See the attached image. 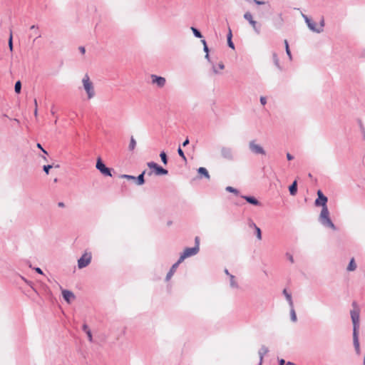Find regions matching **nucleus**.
Returning <instances> with one entry per match:
<instances>
[{"mask_svg":"<svg viewBox=\"0 0 365 365\" xmlns=\"http://www.w3.org/2000/svg\"><path fill=\"white\" fill-rule=\"evenodd\" d=\"M353 339H354V345L357 354L360 352V346L359 341L358 331H353Z\"/></svg>","mask_w":365,"mask_h":365,"instance_id":"obj_14","label":"nucleus"},{"mask_svg":"<svg viewBox=\"0 0 365 365\" xmlns=\"http://www.w3.org/2000/svg\"><path fill=\"white\" fill-rule=\"evenodd\" d=\"M197 172L199 173V175H202V176H204L205 178H207V180H210V174L208 173V171L207 170L206 168H203V167H200L198 170H197Z\"/></svg>","mask_w":365,"mask_h":365,"instance_id":"obj_17","label":"nucleus"},{"mask_svg":"<svg viewBox=\"0 0 365 365\" xmlns=\"http://www.w3.org/2000/svg\"><path fill=\"white\" fill-rule=\"evenodd\" d=\"M9 47L10 51H11L13 50V42H12V34H10V37L9 39Z\"/></svg>","mask_w":365,"mask_h":365,"instance_id":"obj_33","label":"nucleus"},{"mask_svg":"<svg viewBox=\"0 0 365 365\" xmlns=\"http://www.w3.org/2000/svg\"><path fill=\"white\" fill-rule=\"evenodd\" d=\"M289 259H290V261H291L292 262H293V261H294V260H293V257H292V256L289 257Z\"/></svg>","mask_w":365,"mask_h":365,"instance_id":"obj_60","label":"nucleus"},{"mask_svg":"<svg viewBox=\"0 0 365 365\" xmlns=\"http://www.w3.org/2000/svg\"><path fill=\"white\" fill-rule=\"evenodd\" d=\"M252 226L254 227L255 231H256V236L259 240H262V232L259 227H258L255 224L252 223Z\"/></svg>","mask_w":365,"mask_h":365,"instance_id":"obj_26","label":"nucleus"},{"mask_svg":"<svg viewBox=\"0 0 365 365\" xmlns=\"http://www.w3.org/2000/svg\"><path fill=\"white\" fill-rule=\"evenodd\" d=\"M279 361V365H295L292 362H287V364H285V361L284 359H280Z\"/></svg>","mask_w":365,"mask_h":365,"instance_id":"obj_36","label":"nucleus"},{"mask_svg":"<svg viewBox=\"0 0 365 365\" xmlns=\"http://www.w3.org/2000/svg\"><path fill=\"white\" fill-rule=\"evenodd\" d=\"M135 145H136V141L133 137H131L130 144H129V149L130 150H133L135 148Z\"/></svg>","mask_w":365,"mask_h":365,"instance_id":"obj_29","label":"nucleus"},{"mask_svg":"<svg viewBox=\"0 0 365 365\" xmlns=\"http://www.w3.org/2000/svg\"><path fill=\"white\" fill-rule=\"evenodd\" d=\"M52 168V165H48L43 166V170L48 175L49 173V170Z\"/></svg>","mask_w":365,"mask_h":365,"instance_id":"obj_35","label":"nucleus"},{"mask_svg":"<svg viewBox=\"0 0 365 365\" xmlns=\"http://www.w3.org/2000/svg\"><path fill=\"white\" fill-rule=\"evenodd\" d=\"M198 251H199L198 245H195V247H191V248H186L184 250L183 253L180 255V257L178 259V263L182 262L183 260L187 257H189L196 255L198 252Z\"/></svg>","mask_w":365,"mask_h":365,"instance_id":"obj_3","label":"nucleus"},{"mask_svg":"<svg viewBox=\"0 0 365 365\" xmlns=\"http://www.w3.org/2000/svg\"><path fill=\"white\" fill-rule=\"evenodd\" d=\"M203 50L205 52V53H209V48H208L207 46H203Z\"/></svg>","mask_w":365,"mask_h":365,"instance_id":"obj_49","label":"nucleus"},{"mask_svg":"<svg viewBox=\"0 0 365 365\" xmlns=\"http://www.w3.org/2000/svg\"><path fill=\"white\" fill-rule=\"evenodd\" d=\"M283 294H284L287 300L289 302V304L291 307H292L293 305V302H292V297H291V294L287 292V289H284L283 290Z\"/></svg>","mask_w":365,"mask_h":365,"instance_id":"obj_25","label":"nucleus"},{"mask_svg":"<svg viewBox=\"0 0 365 365\" xmlns=\"http://www.w3.org/2000/svg\"><path fill=\"white\" fill-rule=\"evenodd\" d=\"M21 83L20 81L16 82L14 86V91H21Z\"/></svg>","mask_w":365,"mask_h":365,"instance_id":"obj_32","label":"nucleus"},{"mask_svg":"<svg viewBox=\"0 0 365 365\" xmlns=\"http://www.w3.org/2000/svg\"><path fill=\"white\" fill-rule=\"evenodd\" d=\"M96 167L103 175L106 176L112 175L110 170L105 165L100 158L97 160Z\"/></svg>","mask_w":365,"mask_h":365,"instance_id":"obj_5","label":"nucleus"},{"mask_svg":"<svg viewBox=\"0 0 365 365\" xmlns=\"http://www.w3.org/2000/svg\"><path fill=\"white\" fill-rule=\"evenodd\" d=\"M324 26V20L322 18L320 21V26L318 28H322L323 29Z\"/></svg>","mask_w":365,"mask_h":365,"instance_id":"obj_44","label":"nucleus"},{"mask_svg":"<svg viewBox=\"0 0 365 365\" xmlns=\"http://www.w3.org/2000/svg\"><path fill=\"white\" fill-rule=\"evenodd\" d=\"M188 143H189V140H188V139H186V140L183 142L182 145H183V146H186L187 145H188Z\"/></svg>","mask_w":365,"mask_h":365,"instance_id":"obj_50","label":"nucleus"},{"mask_svg":"<svg viewBox=\"0 0 365 365\" xmlns=\"http://www.w3.org/2000/svg\"><path fill=\"white\" fill-rule=\"evenodd\" d=\"M354 309L351 311V317L354 325V331H358L359 323V308L356 302H352Z\"/></svg>","mask_w":365,"mask_h":365,"instance_id":"obj_2","label":"nucleus"},{"mask_svg":"<svg viewBox=\"0 0 365 365\" xmlns=\"http://www.w3.org/2000/svg\"><path fill=\"white\" fill-rule=\"evenodd\" d=\"M226 190L230 192H234V193H237V191L236 189H235L234 187H230V186H228L226 187Z\"/></svg>","mask_w":365,"mask_h":365,"instance_id":"obj_38","label":"nucleus"},{"mask_svg":"<svg viewBox=\"0 0 365 365\" xmlns=\"http://www.w3.org/2000/svg\"><path fill=\"white\" fill-rule=\"evenodd\" d=\"M319 220L323 225L329 227L332 230L336 229L334 225L333 224L329 217V212L327 207H322V210L319 215Z\"/></svg>","mask_w":365,"mask_h":365,"instance_id":"obj_1","label":"nucleus"},{"mask_svg":"<svg viewBox=\"0 0 365 365\" xmlns=\"http://www.w3.org/2000/svg\"><path fill=\"white\" fill-rule=\"evenodd\" d=\"M232 31L230 29H229V32H228V34H227V43H228V46L230 48L234 49L235 48V45L232 41Z\"/></svg>","mask_w":365,"mask_h":365,"instance_id":"obj_21","label":"nucleus"},{"mask_svg":"<svg viewBox=\"0 0 365 365\" xmlns=\"http://www.w3.org/2000/svg\"><path fill=\"white\" fill-rule=\"evenodd\" d=\"M147 165L150 169L154 170L155 175H166L168 173V170L159 166L157 163L154 162H149L147 163Z\"/></svg>","mask_w":365,"mask_h":365,"instance_id":"obj_6","label":"nucleus"},{"mask_svg":"<svg viewBox=\"0 0 365 365\" xmlns=\"http://www.w3.org/2000/svg\"><path fill=\"white\" fill-rule=\"evenodd\" d=\"M217 68H220V69H221V70L224 69L225 66H224L223 63H222V62H221V63H220L218 64V66H217Z\"/></svg>","mask_w":365,"mask_h":365,"instance_id":"obj_45","label":"nucleus"},{"mask_svg":"<svg viewBox=\"0 0 365 365\" xmlns=\"http://www.w3.org/2000/svg\"><path fill=\"white\" fill-rule=\"evenodd\" d=\"M191 30H192V33H193V34H194V36L195 37L199 38L202 37V34L200 33V31L198 29H197L196 28L191 27Z\"/></svg>","mask_w":365,"mask_h":365,"instance_id":"obj_28","label":"nucleus"},{"mask_svg":"<svg viewBox=\"0 0 365 365\" xmlns=\"http://www.w3.org/2000/svg\"><path fill=\"white\" fill-rule=\"evenodd\" d=\"M95 93H86L85 96L82 97L83 101H89L93 98Z\"/></svg>","mask_w":365,"mask_h":365,"instance_id":"obj_30","label":"nucleus"},{"mask_svg":"<svg viewBox=\"0 0 365 365\" xmlns=\"http://www.w3.org/2000/svg\"><path fill=\"white\" fill-rule=\"evenodd\" d=\"M302 16L305 21V22L307 23V24H308V22L310 21V19L308 18L307 16L304 15V14H302Z\"/></svg>","mask_w":365,"mask_h":365,"instance_id":"obj_43","label":"nucleus"},{"mask_svg":"<svg viewBox=\"0 0 365 365\" xmlns=\"http://www.w3.org/2000/svg\"><path fill=\"white\" fill-rule=\"evenodd\" d=\"M244 18L249 21V23L252 25L254 30L257 34H259V29L257 28V21L253 20L252 15L250 12H246L244 14Z\"/></svg>","mask_w":365,"mask_h":365,"instance_id":"obj_11","label":"nucleus"},{"mask_svg":"<svg viewBox=\"0 0 365 365\" xmlns=\"http://www.w3.org/2000/svg\"><path fill=\"white\" fill-rule=\"evenodd\" d=\"M34 101H35V105L36 106H37V101H36V100H35Z\"/></svg>","mask_w":365,"mask_h":365,"instance_id":"obj_61","label":"nucleus"},{"mask_svg":"<svg viewBox=\"0 0 365 365\" xmlns=\"http://www.w3.org/2000/svg\"><path fill=\"white\" fill-rule=\"evenodd\" d=\"M83 330L86 333L88 331H90L87 324H84L83 325Z\"/></svg>","mask_w":365,"mask_h":365,"instance_id":"obj_41","label":"nucleus"},{"mask_svg":"<svg viewBox=\"0 0 365 365\" xmlns=\"http://www.w3.org/2000/svg\"><path fill=\"white\" fill-rule=\"evenodd\" d=\"M201 41H202V44H203V46H207V43H206V41H205V40H204V39H203V40H202Z\"/></svg>","mask_w":365,"mask_h":365,"instance_id":"obj_58","label":"nucleus"},{"mask_svg":"<svg viewBox=\"0 0 365 365\" xmlns=\"http://www.w3.org/2000/svg\"><path fill=\"white\" fill-rule=\"evenodd\" d=\"M35 270H36L38 273H39V274H42V273H43V272H42V271H41V269L40 268H38V267L36 268V269H35Z\"/></svg>","mask_w":365,"mask_h":365,"instance_id":"obj_53","label":"nucleus"},{"mask_svg":"<svg viewBox=\"0 0 365 365\" xmlns=\"http://www.w3.org/2000/svg\"><path fill=\"white\" fill-rule=\"evenodd\" d=\"M289 192L292 195H295L297 191V181L294 180L293 183L289 186Z\"/></svg>","mask_w":365,"mask_h":365,"instance_id":"obj_20","label":"nucleus"},{"mask_svg":"<svg viewBox=\"0 0 365 365\" xmlns=\"http://www.w3.org/2000/svg\"><path fill=\"white\" fill-rule=\"evenodd\" d=\"M356 264L355 263L354 259L352 258L350 260V262L347 267V270L349 272H351V271H354L356 269Z\"/></svg>","mask_w":365,"mask_h":365,"instance_id":"obj_23","label":"nucleus"},{"mask_svg":"<svg viewBox=\"0 0 365 365\" xmlns=\"http://www.w3.org/2000/svg\"><path fill=\"white\" fill-rule=\"evenodd\" d=\"M37 147L40 148L44 153H47L46 151L42 148L41 145L40 143L37 144Z\"/></svg>","mask_w":365,"mask_h":365,"instance_id":"obj_47","label":"nucleus"},{"mask_svg":"<svg viewBox=\"0 0 365 365\" xmlns=\"http://www.w3.org/2000/svg\"><path fill=\"white\" fill-rule=\"evenodd\" d=\"M152 83L155 84L158 88L164 87L166 83V80L164 77L158 76L157 75L152 74L150 76Z\"/></svg>","mask_w":365,"mask_h":365,"instance_id":"obj_7","label":"nucleus"},{"mask_svg":"<svg viewBox=\"0 0 365 365\" xmlns=\"http://www.w3.org/2000/svg\"><path fill=\"white\" fill-rule=\"evenodd\" d=\"M83 88L86 91H91L93 90V83L91 81L88 74H86L82 79Z\"/></svg>","mask_w":365,"mask_h":365,"instance_id":"obj_10","label":"nucleus"},{"mask_svg":"<svg viewBox=\"0 0 365 365\" xmlns=\"http://www.w3.org/2000/svg\"><path fill=\"white\" fill-rule=\"evenodd\" d=\"M250 149L255 154L265 155V151L262 146L255 143V141H251L249 145Z\"/></svg>","mask_w":365,"mask_h":365,"instance_id":"obj_9","label":"nucleus"},{"mask_svg":"<svg viewBox=\"0 0 365 365\" xmlns=\"http://www.w3.org/2000/svg\"><path fill=\"white\" fill-rule=\"evenodd\" d=\"M91 252H85L82 257L78 260V267L80 269L86 267L88 266L91 261Z\"/></svg>","mask_w":365,"mask_h":365,"instance_id":"obj_4","label":"nucleus"},{"mask_svg":"<svg viewBox=\"0 0 365 365\" xmlns=\"http://www.w3.org/2000/svg\"><path fill=\"white\" fill-rule=\"evenodd\" d=\"M178 153L179 155H180L182 159H184L185 160H186V158H185V154H184V153H183L182 150L180 148H178Z\"/></svg>","mask_w":365,"mask_h":365,"instance_id":"obj_34","label":"nucleus"},{"mask_svg":"<svg viewBox=\"0 0 365 365\" xmlns=\"http://www.w3.org/2000/svg\"><path fill=\"white\" fill-rule=\"evenodd\" d=\"M262 360H263V356H260V359H259V365H262Z\"/></svg>","mask_w":365,"mask_h":365,"instance_id":"obj_54","label":"nucleus"},{"mask_svg":"<svg viewBox=\"0 0 365 365\" xmlns=\"http://www.w3.org/2000/svg\"><path fill=\"white\" fill-rule=\"evenodd\" d=\"M34 114H35L36 116L37 115V108L36 107V109H35V111H34Z\"/></svg>","mask_w":365,"mask_h":365,"instance_id":"obj_59","label":"nucleus"},{"mask_svg":"<svg viewBox=\"0 0 365 365\" xmlns=\"http://www.w3.org/2000/svg\"><path fill=\"white\" fill-rule=\"evenodd\" d=\"M255 4H257V5H261V4H263L264 2L263 1H257V0H255Z\"/></svg>","mask_w":365,"mask_h":365,"instance_id":"obj_51","label":"nucleus"},{"mask_svg":"<svg viewBox=\"0 0 365 365\" xmlns=\"http://www.w3.org/2000/svg\"><path fill=\"white\" fill-rule=\"evenodd\" d=\"M62 294H63L64 299L68 303H70L71 301H73L75 299V296H74L73 293L68 290H63Z\"/></svg>","mask_w":365,"mask_h":365,"instance_id":"obj_12","label":"nucleus"},{"mask_svg":"<svg viewBox=\"0 0 365 365\" xmlns=\"http://www.w3.org/2000/svg\"><path fill=\"white\" fill-rule=\"evenodd\" d=\"M284 45H285L286 53H287V56H289V60H292V56L291 51L289 50L288 41L287 40H284Z\"/></svg>","mask_w":365,"mask_h":365,"instance_id":"obj_27","label":"nucleus"},{"mask_svg":"<svg viewBox=\"0 0 365 365\" xmlns=\"http://www.w3.org/2000/svg\"><path fill=\"white\" fill-rule=\"evenodd\" d=\"M212 69H213L214 73H218V71L216 69L215 66H213Z\"/></svg>","mask_w":365,"mask_h":365,"instance_id":"obj_56","label":"nucleus"},{"mask_svg":"<svg viewBox=\"0 0 365 365\" xmlns=\"http://www.w3.org/2000/svg\"><path fill=\"white\" fill-rule=\"evenodd\" d=\"M287 158L288 160H292L293 159L292 155L289 153L287 154Z\"/></svg>","mask_w":365,"mask_h":365,"instance_id":"obj_48","label":"nucleus"},{"mask_svg":"<svg viewBox=\"0 0 365 365\" xmlns=\"http://www.w3.org/2000/svg\"><path fill=\"white\" fill-rule=\"evenodd\" d=\"M221 155L226 159H232V155L230 148H222L220 150Z\"/></svg>","mask_w":365,"mask_h":365,"instance_id":"obj_13","label":"nucleus"},{"mask_svg":"<svg viewBox=\"0 0 365 365\" xmlns=\"http://www.w3.org/2000/svg\"><path fill=\"white\" fill-rule=\"evenodd\" d=\"M160 158L163 161V163L166 165L167 163H168V160H167V155L165 154V152H161V153L160 154Z\"/></svg>","mask_w":365,"mask_h":365,"instance_id":"obj_31","label":"nucleus"},{"mask_svg":"<svg viewBox=\"0 0 365 365\" xmlns=\"http://www.w3.org/2000/svg\"><path fill=\"white\" fill-rule=\"evenodd\" d=\"M180 264V263H178V261L176 263H175V264L172 266V267H171V269H170V272L168 273L167 277H166V278H167V279H168H168H170L172 277L173 274H174V272H175V270H176L177 267H178V265H179Z\"/></svg>","mask_w":365,"mask_h":365,"instance_id":"obj_18","label":"nucleus"},{"mask_svg":"<svg viewBox=\"0 0 365 365\" xmlns=\"http://www.w3.org/2000/svg\"><path fill=\"white\" fill-rule=\"evenodd\" d=\"M145 171H143L138 177L137 178V184L139 185H143L145 182L144 175Z\"/></svg>","mask_w":365,"mask_h":365,"instance_id":"obj_24","label":"nucleus"},{"mask_svg":"<svg viewBox=\"0 0 365 365\" xmlns=\"http://www.w3.org/2000/svg\"><path fill=\"white\" fill-rule=\"evenodd\" d=\"M205 58L207 59L209 61H210V56H209V53H207L205 54Z\"/></svg>","mask_w":365,"mask_h":365,"instance_id":"obj_55","label":"nucleus"},{"mask_svg":"<svg viewBox=\"0 0 365 365\" xmlns=\"http://www.w3.org/2000/svg\"><path fill=\"white\" fill-rule=\"evenodd\" d=\"M318 198L315 200V205L317 206H322V207H327V197L324 196L321 190L317 192Z\"/></svg>","mask_w":365,"mask_h":365,"instance_id":"obj_8","label":"nucleus"},{"mask_svg":"<svg viewBox=\"0 0 365 365\" xmlns=\"http://www.w3.org/2000/svg\"><path fill=\"white\" fill-rule=\"evenodd\" d=\"M272 59L276 67L278 68L279 70H282V67L279 64V60L276 53H272Z\"/></svg>","mask_w":365,"mask_h":365,"instance_id":"obj_22","label":"nucleus"},{"mask_svg":"<svg viewBox=\"0 0 365 365\" xmlns=\"http://www.w3.org/2000/svg\"><path fill=\"white\" fill-rule=\"evenodd\" d=\"M78 50H79V51H80L82 54H84V53H85V52H86L85 47H83V46H80V47L78 48Z\"/></svg>","mask_w":365,"mask_h":365,"instance_id":"obj_42","label":"nucleus"},{"mask_svg":"<svg viewBox=\"0 0 365 365\" xmlns=\"http://www.w3.org/2000/svg\"><path fill=\"white\" fill-rule=\"evenodd\" d=\"M86 334L88 336V340L91 342L93 341V336H92V334H91V330L90 331H88L86 332Z\"/></svg>","mask_w":365,"mask_h":365,"instance_id":"obj_39","label":"nucleus"},{"mask_svg":"<svg viewBox=\"0 0 365 365\" xmlns=\"http://www.w3.org/2000/svg\"><path fill=\"white\" fill-rule=\"evenodd\" d=\"M58 207H63L65 206V205H64V203H63V202H58Z\"/></svg>","mask_w":365,"mask_h":365,"instance_id":"obj_52","label":"nucleus"},{"mask_svg":"<svg viewBox=\"0 0 365 365\" xmlns=\"http://www.w3.org/2000/svg\"><path fill=\"white\" fill-rule=\"evenodd\" d=\"M195 242H196V245L199 246V238L197 237H195Z\"/></svg>","mask_w":365,"mask_h":365,"instance_id":"obj_57","label":"nucleus"},{"mask_svg":"<svg viewBox=\"0 0 365 365\" xmlns=\"http://www.w3.org/2000/svg\"><path fill=\"white\" fill-rule=\"evenodd\" d=\"M307 26L309 27V29L315 32V33H317V34H320L322 32V28H318L317 26H316V24L314 22H313L312 21L310 20L309 22H308L307 24Z\"/></svg>","mask_w":365,"mask_h":365,"instance_id":"obj_15","label":"nucleus"},{"mask_svg":"<svg viewBox=\"0 0 365 365\" xmlns=\"http://www.w3.org/2000/svg\"><path fill=\"white\" fill-rule=\"evenodd\" d=\"M243 197L246 200L247 202H248L250 204H252L254 205H260L259 202L256 198H255L253 197L244 196Z\"/></svg>","mask_w":365,"mask_h":365,"instance_id":"obj_19","label":"nucleus"},{"mask_svg":"<svg viewBox=\"0 0 365 365\" xmlns=\"http://www.w3.org/2000/svg\"><path fill=\"white\" fill-rule=\"evenodd\" d=\"M292 319L294 322H295L297 320V316H296L295 312L294 310H292Z\"/></svg>","mask_w":365,"mask_h":365,"instance_id":"obj_40","label":"nucleus"},{"mask_svg":"<svg viewBox=\"0 0 365 365\" xmlns=\"http://www.w3.org/2000/svg\"><path fill=\"white\" fill-rule=\"evenodd\" d=\"M30 29L33 31V34L36 36V38L34 39V41H35L38 38L41 37V34L39 31V28L36 25H32L30 27Z\"/></svg>","mask_w":365,"mask_h":365,"instance_id":"obj_16","label":"nucleus"},{"mask_svg":"<svg viewBox=\"0 0 365 365\" xmlns=\"http://www.w3.org/2000/svg\"><path fill=\"white\" fill-rule=\"evenodd\" d=\"M121 178H125V179H128V180H135V178L134 176L129 175H123L121 176Z\"/></svg>","mask_w":365,"mask_h":365,"instance_id":"obj_37","label":"nucleus"},{"mask_svg":"<svg viewBox=\"0 0 365 365\" xmlns=\"http://www.w3.org/2000/svg\"><path fill=\"white\" fill-rule=\"evenodd\" d=\"M260 101H261V103H262V105H265V103H266V100H265V98H264V97H261V98H260Z\"/></svg>","mask_w":365,"mask_h":365,"instance_id":"obj_46","label":"nucleus"}]
</instances>
